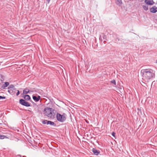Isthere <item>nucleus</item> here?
<instances>
[{
  "instance_id": "obj_1",
  "label": "nucleus",
  "mask_w": 157,
  "mask_h": 157,
  "mask_svg": "<svg viewBox=\"0 0 157 157\" xmlns=\"http://www.w3.org/2000/svg\"><path fill=\"white\" fill-rule=\"evenodd\" d=\"M142 78L146 82L155 77V73L152 70L146 69L141 71Z\"/></svg>"
},
{
  "instance_id": "obj_2",
  "label": "nucleus",
  "mask_w": 157,
  "mask_h": 157,
  "mask_svg": "<svg viewBox=\"0 0 157 157\" xmlns=\"http://www.w3.org/2000/svg\"><path fill=\"white\" fill-rule=\"evenodd\" d=\"M56 117L57 120L61 122L64 121L66 119V115L64 113L61 115L59 113H57Z\"/></svg>"
},
{
  "instance_id": "obj_3",
  "label": "nucleus",
  "mask_w": 157,
  "mask_h": 157,
  "mask_svg": "<svg viewBox=\"0 0 157 157\" xmlns=\"http://www.w3.org/2000/svg\"><path fill=\"white\" fill-rule=\"evenodd\" d=\"M19 103L22 105L26 107H29L31 106L30 103L23 99H21L19 100Z\"/></svg>"
},
{
  "instance_id": "obj_4",
  "label": "nucleus",
  "mask_w": 157,
  "mask_h": 157,
  "mask_svg": "<svg viewBox=\"0 0 157 157\" xmlns=\"http://www.w3.org/2000/svg\"><path fill=\"white\" fill-rule=\"evenodd\" d=\"M52 110L53 111L54 110L53 109H52V108H50L47 107L45 108L44 111L45 115L47 116L48 113H49L51 112Z\"/></svg>"
},
{
  "instance_id": "obj_5",
  "label": "nucleus",
  "mask_w": 157,
  "mask_h": 157,
  "mask_svg": "<svg viewBox=\"0 0 157 157\" xmlns=\"http://www.w3.org/2000/svg\"><path fill=\"white\" fill-rule=\"evenodd\" d=\"M144 2L147 5H153L154 3L153 0H145Z\"/></svg>"
},
{
  "instance_id": "obj_6",
  "label": "nucleus",
  "mask_w": 157,
  "mask_h": 157,
  "mask_svg": "<svg viewBox=\"0 0 157 157\" xmlns=\"http://www.w3.org/2000/svg\"><path fill=\"white\" fill-rule=\"evenodd\" d=\"M53 110H52L51 112H49V113H48V115L47 116L48 117L50 118L51 119H53L55 117V114L53 113Z\"/></svg>"
},
{
  "instance_id": "obj_7",
  "label": "nucleus",
  "mask_w": 157,
  "mask_h": 157,
  "mask_svg": "<svg viewBox=\"0 0 157 157\" xmlns=\"http://www.w3.org/2000/svg\"><path fill=\"white\" fill-rule=\"evenodd\" d=\"M17 90L16 89H15V90L10 89L8 90V92L11 95H13L15 94L16 91Z\"/></svg>"
},
{
  "instance_id": "obj_8",
  "label": "nucleus",
  "mask_w": 157,
  "mask_h": 157,
  "mask_svg": "<svg viewBox=\"0 0 157 157\" xmlns=\"http://www.w3.org/2000/svg\"><path fill=\"white\" fill-rule=\"evenodd\" d=\"M33 100L35 102H37V101H39V100H40V97L39 96H38L37 97L36 96H33Z\"/></svg>"
},
{
  "instance_id": "obj_9",
  "label": "nucleus",
  "mask_w": 157,
  "mask_h": 157,
  "mask_svg": "<svg viewBox=\"0 0 157 157\" xmlns=\"http://www.w3.org/2000/svg\"><path fill=\"white\" fill-rule=\"evenodd\" d=\"M92 151L95 155H98L100 152L99 151L97 150L96 149L94 148H93L92 149Z\"/></svg>"
},
{
  "instance_id": "obj_10",
  "label": "nucleus",
  "mask_w": 157,
  "mask_h": 157,
  "mask_svg": "<svg viewBox=\"0 0 157 157\" xmlns=\"http://www.w3.org/2000/svg\"><path fill=\"white\" fill-rule=\"evenodd\" d=\"M24 98L25 99V100L26 101H29L31 99V98L30 96L27 94H25L23 96Z\"/></svg>"
},
{
  "instance_id": "obj_11",
  "label": "nucleus",
  "mask_w": 157,
  "mask_h": 157,
  "mask_svg": "<svg viewBox=\"0 0 157 157\" xmlns=\"http://www.w3.org/2000/svg\"><path fill=\"white\" fill-rule=\"evenodd\" d=\"M156 9H157V7L156 8V7L155 6L151 8L150 9L151 12L153 13H156L157 11Z\"/></svg>"
},
{
  "instance_id": "obj_12",
  "label": "nucleus",
  "mask_w": 157,
  "mask_h": 157,
  "mask_svg": "<svg viewBox=\"0 0 157 157\" xmlns=\"http://www.w3.org/2000/svg\"><path fill=\"white\" fill-rule=\"evenodd\" d=\"M9 82H5L4 84L2 85V86L1 88L2 89H5L6 87H7L9 85Z\"/></svg>"
},
{
  "instance_id": "obj_13",
  "label": "nucleus",
  "mask_w": 157,
  "mask_h": 157,
  "mask_svg": "<svg viewBox=\"0 0 157 157\" xmlns=\"http://www.w3.org/2000/svg\"><path fill=\"white\" fill-rule=\"evenodd\" d=\"M46 123L47 124H50L51 125L54 126H55L56 125L54 122L52 121H51L47 120V121Z\"/></svg>"
},
{
  "instance_id": "obj_14",
  "label": "nucleus",
  "mask_w": 157,
  "mask_h": 157,
  "mask_svg": "<svg viewBox=\"0 0 157 157\" xmlns=\"http://www.w3.org/2000/svg\"><path fill=\"white\" fill-rule=\"evenodd\" d=\"M15 89H16L14 86L12 84L10 85L8 87V90L12 89L15 90Z\"/></svg>"
},
{
  "instance_id": "obj_15",
  "label": "nucleus",
  "mask_w": 157,
  "mask_h": 157,
  "mask_svg": "<svg viewBox=\"0 0 157 157\" xmlns=\"http://www.w3.org/2000/svg\"><path fill=\"white\" fill-rule=\"evenodd\" d=\"M116 3L117 5L120 6L122 4L121 0H117Z\"/></svg>"
},
{
  "instance_id": "obj_16",
  "label": "nucleus",
  "mask_w": 157,
  "mask_h": 157,
  "mask_svg": "<svg viewBox=\"0 0 157 157\" xmlns=\"http://www.w3.org/2000/svg\"><path fill=\"white\" fill-rule=\"evenodd\" d=\"M29 92V90L28 89H25L23 90V94H27Z\"/></svg>"
},
{
  "instance_id": "obj_17",
  "label": "nucleus",
  "mask_w": 157,
  "mask_h": 157,
  "mask_svg": "<svg viewBox=\"0 0 157 157\" xmlns=\"http://www.w3.org/2000/svg\"><path fill=\"white\" fill-rule=\"evenodd\" d=\"M143 8L145 11H147L148 10V7L147 6H143Z\"/></svg>"
},
{
  "instance_id": "obj_18",
  "label": "nucleus",
  "mask_w": 157,
  "mask_h": 157,
  "mask_svg": "<svg viewBox=\"0 0 157 157\" xmlns=\"http://www.w3.org/2000/svg\"><path fill=\"white\" fill-rule=\"evenodd\" d=\"M7 137L6 136L4 135H2L0 134V139H3L5 138H6Z\"/></svg>"
},
{
  "instance_id": "obj_19",
  "label": "nucleus",
  "mask_w": 157,
  "mask_h": 157,
  "mask_svg": "<svg viewBox=\"0 0 157 157\" xmlns=\"http://www.w3.org/2000/svg\"><path fill=\"white\" fill-rule=\"evenodd\" d=\"M7 137L6 136L4 135H2L0 134V139H3L5 138H6Z\"/></svg>"
},
{
  "instance_id": "obj_20",
  "label": "nucleus",
  "mask_w": 157,
  "mask_h": 157,
  "mask_svg": "<svg viewBox=\"0 0 157 157\" xmlns=\"http://www.w3.org/2000/svg\"><path fill=\"white\" fill-rule=\"evenodd\" d=\"M111 83L114 84L115 85H116V81L114 80H113L111 81Z\"/></svg>"
},
{
  "instance_id": "obj_21",
  "label": "nucleus",
  "mask_w": 157,
  "mask_h": 157,
  "mask_svg": "<svg viewBox=\"0 0 157 157\" xmlns=\"http://www.w3.org/2000/svg\"><path fill=\"white\" fill-rule=\"evenodd\" d=\"M47 120H43V121H42V123L44 124H47Z\"/></svg>"
},
{
  "instance_id": "obj_22",
  "label": "nucleus",
  "mask_w": 157,
  "mask_h": 157,
  "mask_svg": "<svg viewBox=\"0 0 157 157\" xmlns=\"http://www.w3.org/2000/svg\"><path fill=\"white\" fill-rule=\"evenodd\" d=\"M102 38L104 40H106V36L104 34H102Z\"/></svg>"
},
{
  "instance_id": "obj_23",
  "label": "nucleus",
  "mask_w": 157,
  "mask_h": 157,
  "mask_svg": "<svg viewBox=\"0 0 157 157\" xmlns=\"http://www.w3.org/2000/svg\"><path fill=\"white\" fill-rule=\"evenodd\" d=\"M6 98V97L4 96H0V99H5Z\"/></svg>"
},
{
  "instance_id": "obj_24",
  "label": "nucleus",
  "mask_w": 157,
  "mask_h": 157,
  "mask_svg": "<svg viewBox=\"0 0 157 157\" xmlns=\"http://www.w3.org/2000/svg\"><path fill=\"white\" fill-rule=\"evenodd\" d=\"M17 90V92L16 94V95L17 96L19 94L20 92V91L19 90Z\"/></svg>"
},
{
  "instance_id": "obj_25",
  "label": "nucleus",
  "mask_w": 157,
  "mask_h": 157,
  "mask_svg": "<svg viewBox=\"0 0 157 157\" xmlns=\"http://www.w3.org/2000/svg\"><path fill=\"white\" fill-rule=\"evenodd\" d=\"M112 135L113 136V137H115V133L114 132H113L112 134Z\"/></svg>"
},
{
  "instance_id": "obj_26",
  "label": "nucleus",
  "mask_w": 157,
  "mask_h": 157,
  "mask_svg": "<svg viewBox=\"0 0 157 157\" xmlns=\"http://www.w3.org/2000/svg\"><path fill=\"white\" fill-rule=\"evenodd\" d=\"M16 157H21V155H16Z\"/></svg>"
},
{
  "instance_id": "obj_27",
  "label": "nucleus",
  "mask_w": 157,
  "mask_h": 157,
  "mask_svg": "<svg viewBox=\"0 0 157 157\" xmlns=\"http://www.w3.org/2000/svg\"><path fill=\"white\" fill-rule=\"evenodd\" d=\"M50 0H47L48 3H49V2Z\"/></svg>"
},
{
  "instance_id": "obj_28",
  "label": "nucleus",
  "mask_w": 157,
  "mask_h": 157,
  "mask_svg": "<svg viewBox=\"0 0 157 157\" xmlns=\"http://www.w3.org/2000/svg\"><path fill=\"white\" fill-rule=\"evenodd\" d=\"M101 36H100V37H99V39H100V38H101Z\"/></svg>"
},
{
  "instance_id": "obj_29",
  "label": "nucleus",
  "mask_w": 157,
  "mask_h": 157,
  "mask_svg": "<svg viewBox=\"0 0 157 157\" xmlns=\"http://www.w3.org/2000/svg\"><path fill=\"white\" fill-rule=\"evenodd\" d=\"M22 157H26L25 156H23Z\"/></svg>"
}]
</instances>
